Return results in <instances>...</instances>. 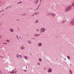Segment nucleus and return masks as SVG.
I'll list each match as a JSON object with an SVG mask.
<instances>
[{"mask_svg":"<svg viewBox=\"0 0 74 74\" xmlns=\"http://www.w3.org/2000/svg\"><path fill=\"white\" fill-rule=\"evenodd\" d=\"M10 73V74H11V73Z\"/></svg>","mask_w":74,"mask_h":74,"instance_id":"c756f323","label":"nucleus"},{"mask_svg":"<svg viewBox=\"0 0 74 74\" xmlns=\"http://www.w3.org/2000/svg\"><path fill=\"white\" fill-rule=\"evenodd\" d=\"M40 36L39 35H38L37 34H36L34 35L35 37H38V36Z\"/></svg>","mask_w":74,"mask_h":74,"instance_id":"6e6552de","label":"nucleus"},{"mask_svg":"<svg viewBox=\"0 0 74 74\" xmlns=\"http://www.w3.org/2000/svg\"><path fill=\"white\" fill-rule=\"evenodd\" d=\"M7 43H3V44H7Z\"/></svg>","mask_w":74,"mask_h":74,"instance_id":"412c9836","label":"nucleus"},{"mask_svg":"<svg viewBox=\"0 0 74 74\" xmlns=\"http://www.w3.org/2000/svg\"><path fill=\"white\" fill-rule=\"evenodd\" d=\"M25 72L26 71V70H25Z\"/></svg>","mask_w":74,"mask_h":74,"instance_id":"bb28decb","label":"nucleus"},{"mask_svg":"<svg viewBox=\"0 0 74 74\" xmlns=\"http://www.w3.org/2000/svg\"><path fill=\"white\" fill-rule=\"evenodd\" d=\"M6 41V42H10V41L9 40H7Z\"/></svg>","mask_w":74,"mask_h":74,"instance_id":"2eb2a0df","label":"nucleus"},{"mask_svg":"<svg viewBox=\"0 0 74 74\" xmlns=\"http://www.w3.org/2000/svg\"><path fill=\"white\" fill-rule=\"evenodd\" d=\"M51 15L53 16H55V14L53 13H51Z\"/></svg>","mask_w":74,"mask_h":74,"instance_id":"9d476101","label":"nucleus"},{"mask_svg":"<svg viewBox=\"0 0 74 74\" xmlns=\"http://www.w3.org/2000/svg\"><path fill=\"white\" fill-rule=\"evenodd\" d=\"M16 37L18 39V37L17 36H16Z\"/></svg>","mask_w":74,"mask_h":74,"instance_id":"a878e982","label":"nucleus"},{"mask_svg":"<svg viewBox=\"0 0 74 74\" xmlns=\"http://www.w3.org/2000/svg\"><path fill=\"white\" fill-rule=\"evenodd\" d=\"M19 56L20 58H22V56H21V55H18Z\"/></svg>","mask_w":74,"mask_h":74,"instance_id":"f3484780","label":"nucleus"},{"mask_svg":"<svg viewBox=\"0 0 74 74\" xmlns=\"http://www.w3.org/2000/svg\"><path fill=\"white\" fill-rule=\"evenodd\" d=\"M22 3V2H18L17 3V4H21Z\"/></svg>","mask_w":74,"mask_h":74,"instance_id":"ddd939ff","label":"nucleus"},{"mask_svg":"<svg viewBox=\"0 0 74 74\" xmlns=\"http://www.w3.org/2000/svg\"><path fill=\"white\" fill-rule=\"evenodd\" d=\"M70 72L71 74H72V72H71V70H70Z\"/></svg>","mask_w":74,"mask_h":74,"instance_id":"aec40b11","label":"nucleus"},{"mask_svg":"<svg viewBox=\"0 0 74 74\" xmlns=\"http://www.w3.org/2000/svg\"><path fill=\"white\" fill-rule=\"evenodd\" d=\"M72 6H74V1L73 3L72 4Z\"/></svg>","mask_w":74,"mask_h":74,"instance_id":"f8f14e48","label":"nucleus"},{"mask_svg":"<svg viewBox=\"0 0 74 74\" xmlns=\"http://www.w3.org/2000/svg\"><path fill=\"white\" fill-rule=\"evenodd\" d=\"M24 48H25V47L23 46H22L21 47V49H24Z\"/></svg>","mask_w":74,"mask_h":74,"instance_id":"0eeeda50","label":"nucleus"},{"mask_svg":"<svg viewBox=\"0 0 74 74\" xmlns=\"http://www.w3.org/2000/svg\"><path fill=\"white\" fill-rule=\"evenodd\" d=\"M42 46V45H41V43H39L38 44V46L39 47H41V46Z\"/></svg>","mask_w":74,"mask_h":74,"instance_id":"20e7f679","label":"nucleus"},{"mask_svg":"<svg viewBox=\"0 0 74 74\" xmlns=\"http://www.w3.org/2000/svg\"><path fill=\"white\" fill-rule=\"evenodd\" d=\"M38 14V12L35 13L33 15H34V14H35V15H37V14Z\"/></svg>","mask_w":74,"mask_h":74,"instance_id":"1a4fd4ad","label":"nucleus"},{"mask_svg":"<svg viewBox=\"0 0 74 74\" xmlns=\"http://www.w3.org/2000/svg\"><path fill=\"white\" fill-rule=\"evenodd\" d=\"M67 58L69 59H70V57H69V56H67Z\"/></svg>","mask_w":74,"mask_h":74,"instance_id":"4468645a","label":"nucleus"},{"mask_svg":"<svg viewBox=\"0 0 74 74\" xmlns=\"http://www.w3.org/2000/svg\"><path fill=\"white\" fill-rule=\"evenodd\" d=\"M38 20H37L36 21L35 23H37V22H38Z\"/></svg>","mask_w":74,"mask_h":74,"instance_id":"6ab92c4d","label":"nucleus"},{"mask_svg":"<svg viewBox=\"0 0 74 74\" xmlns=\"http://www.w3.org/2000/svg\"><path fill=\"white\" fill-rule=\"evenodd\" d=\"M24 58L26 60H27V56H25L24 57Z\"/></svg>","mask_w":74,"mask_h":74,"instance_id":"423d86ee","label":"nucleus"},{"mask_svg":"<svg viewBox=\"0 0 74 74\" xmlns=\"http://www.w3.org/2000/svg\"><path fill=\"white\" fill-rule=\"evenodd\" d=\"M65 22H66V21L62 22V23H64Z\"/></svg>","mask_w":74,"mask_h":74,"instance_id":"4be33fe9","label":"nucleus"},{"mask_svg":"<svg viewBox=\"0 0 74 74\" xmlns=\"http://www.w3.org/2000/svg\"><path fill=\"white\" fill-rule=\"evenodd\" d=\"M26 69H27V66H26Z\"/></svg>","mask_w":74,"mask_h":74,"instance_id":"c85d7f7f","label":"nucleus"},{"mask_svg":"<svg viewBox=\"0 0 74 74\" xmlns=\"http://www.w3.org/2000/svg\"><path fill=\"white\" fill-rule=\"evenodd\" d=\"M72 25H74V19H73L70 23Z\"/></svg>","mask_w":74,"mask_h":74,"instance_id":"f03ea898","label":"nucleus"},{"mask_svg":"<svg viewBox=\"0 0 74 74\" xmlns=\"http://www.w3.org/2000/svg\"><path fill=\"white\" fill-rule=\"evenodd\" d=\"M28 43H29V44H31L32 42H31V41H30V40H29L28 41Z\"/></svg>","mask_w":74,"mask_h":74,"instance_id":"9b49d317","label":"nucleus"},{"mask_svg":"<svg viewBox=\"0 0 74 74\" xmlns=\"http://www.w3.org/2000/svg\"><path fill=\"white\" fill-rule=\"evenodd\" d=\"M10 31L11 32H14V29H10Z\"/></svg>","mask_w":74,"mask_h":74,"instance_id":"39448f33","label":"nucleus"},{"mask_svg":"<svg viewBox=\"0 0 74 74\" xmlns=\"http://www.w3.org/2000/svg\"><path fill=\"white\" fill-rule=\"evenodd\" d=\"M36 31H37V32H38V30L36 29Z\"/></svg>","mask_w":74,"mask_h":74,"instance_id":"5701e85b","label":"nucleus"},{"mask_svg":"<svg viewBox=\"0 0 74 74\" xmlns=\"http://www.w3.org/2000/svg\"><path fill=\"white\" fill-rule=\"evenodd\" d=\"M41 32H40V33H42V32H45V29L44 28H42L41 29Z\"/></svg>","mask_w":74,"mask_h":74,"instance_id":"f257e3e1","label":"nucleus"},{"mask_svg":"<svg viewBox=\"0 0 74 74\" xmlns=\"http://www.w3.org/2000/svg\"><path fill=\"white\" fill-rule=\"evenodd\" d=\"M39 61H40V62H41L42 61L41 59H39Z\"/></svg>","mask_w":74,"mask_h":74,"instance_id":"a211bd4d","label":"nucleus"},{"mask_svg":"<svg viewBox=\"0 0 74 74\" xmlns=\"http://www.w3.org/2000/svg\"><path fill=\"white\" fill-rule=\"evenodd\" d=\"M17 57L18 58H19V56H17Z\"/></svg>","mask_w":74,"mask_h":74,"instance_id":"393cba45","label":"nucleus"},{"mask_svg":"<svg viewBox=\"0 0 74 74\" xmlns=\"http://www.w3.org/2000/svg\"><path fill=\"white\" fill-rule=\"evenodd\" d=\"M16 72H15V73L16 74Z\"/></svg>","mask_w":74,"mask_h":74,"instance_id":"cd10ccee","label":"nucleus"},{"mask_svg":"<svg viewBox=\"0 0 74 74\" xmlns=\"http://www.w3.org/2000/svg\"><path fill=\"white\" fill-rule=\"evenodd\" d=\"M38 65H40V63H38Z\"/></svg>","mask_w":74,"mask_h":74,"instance_id":"b1692460","label":"nucleus"},{"mask_svg":"<svg viewBox=\"0 0 74 74\" xmlns=\"http://www.w3.org/2000/svg\"><path fill=\"white\" fill-rule=\"evenodd\" d=\"M19 56L20 58H22V56H21V55H18Z\"/></svg>","mask_w":74,"mask_h":74,"instance_id":"dca6fc26","label":"nucleus"},{"mask_svg":"<svg viewBox=\"0 0 74 74\" xmlns=\"http://www.w3.org/2000/svg\"><path fill=\"white\" fill-rule=\"evenodd\" d=\"M48 72L49 73H51V72H52V69H50L48 70Z\"/></svg>","mask_w":74,"mask_h":74,"instance_id":"7ed1b4c3","label":"nucleus"}]
</instances>
